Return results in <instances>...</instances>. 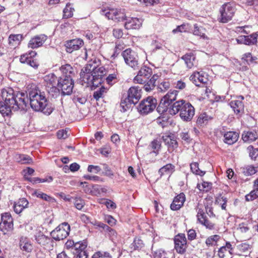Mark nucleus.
<instances>
[{
    "label": "nucleus",
    "mask_w": 258,
    "mask_h": 258,
    "mask_svg": "<svg viewBox=\"0 0 258 258\" xmlns=\"http://www.w3.org/2000/svg\"><path fill=\"white\" fill-rule=\"evenodd\" d=\"M99 59L94 58L89 61L83 72L81 73L82 81L87 84L88 86L92 87H98L102 81V77L106 74V71L104 67L100 66Z\"/></svg>",
    "instance_id": "f257e3e1"
},
{
    "label": "nucleus",
    "mask_w": 258,
    "mask_h": 258,
    "mask_svg": "<svg viewBox=\"0 0 258 258\" xmlns=\"http://www.w3.org/2000/svg\"><path fill=\"white\" fill-rule=\"evenodd\" d=\"M1 93L4 103L12 105L14 111L26 109L28 99L25 93L17 92L16 93L12 88L8 87L3 89Z\"/></svg>",
    "instance_id": "f03ea898"
},
{
    "label": "nucleus",
    "mask_w": 258,
    "mask_h": 258,
    "mask_svg": "<svg viewBox=\"0 0 258 258\" xmlns=\"http://www.w3.org/2000/svg\"><path fill=\"white\" fill-rule=\"evenodd\" d=\"M30 104L31 108L36 111H42L46 114L52 112L51 108H47V101L43 92L34 86L28 92Z\"/></svg>",
    "instance_id": "7ed1b4c3"
},
{
    "label": "nucleus",
    "mask_w": 258,
    "mask_h": 258,
    "mask_svg": "<svg viewBox=\"0 0 258 258\" xmlns=\"http://www.w3.org/2000/svg\"><path fill=\"white\" fill-rule=\"evenodd\" d=\"M236 9L234 4L226 3L223 4L219 9L220 22L226 23L231 21L233 17Z\"/></svg>",
    "instance_id": "20e7f679"
},
{
    "label": "nucleus",
    "mask_w": 258,
    "mask_h": 258,
    "mask_svg": "<svg viewBox=\"0 0 258 258\" xmlns=\"http://www.w3.org/2000/svg\"><path fill=\"white\" fill-rule=\"evenodd\" d=\"M74 85L73 79L59 77L57 80V89L61 91L63 95H69L73 92Z\"/></svg>",
    "instance_id": "39448f33"
},
{
    "label": "nucleus",
    "mask_w": 258,
    "mask_h": 258,
    "mask_svg": "<svg viewBox=\"0 0 258 258\" xmlns=\"http://www.w3.org/2000/svg\"><path fill=\"white\" fill-rule=\"evenodd\" d=\"M121 55L129 67L135 69L139 67V56L135 51L130 48L126 49L122 52Z\"/></svg>",
    "instance_id": "423d86ee"
},
{
    "label": "nucleus",
    "mask_w": 258,
    "mask_h": 258,
    "mask_svg": "<svg viewBox=\"0 0 258 258\" xmlns=\"http://www.w3.org/2000/svg\"><path fill=\"white\" fill-rule=\"evenodd\" d=\"M157 100L152 97H148L142 100L138 106V109L142 114H147L156 108Z\"/></svg>",
    "instance_id": "0eeeda50"
},
{
    "label": "nucleus",
    "mask_w": 258,
    "mask_h": 258,
    "mask_svg": "<svg viewBox=\"0 0 258 258\" xmlns=\"http://www.w3.org/2000/svg\"><path fill=\"white\" fill-rule=\"evenodd\" d=\"M70 231V226L67 223L59 225L51 232L52 237L55 240H60L66 238Z\"/></svg>",
    "instance_id": "6e6552de"
},
{
    "label": "nucleus",
    "mask_w": 258,
    "mask_h": 258,
    "mask_svg": "<svg viewBox=\"0 0 258 258\" xmlns=\"http://www.w3.org/2000/svg\"><path fill=\"white\" fill-rule=\"evenodd\" d=\"M101 14L104 15L109 19L117 22L122 21L125 19V15L124 11L121 10L109 9L108 10H102Z\"/></svg>",
    "instance_id": "1a4fd4ad"
},
{
    "label": "nucleus",
    "mask_w": 258,
    "mask_h": 258,
    "mask_svg": "<svg viewBox=\"0 0 258 258\" xmlns=\"http://www.w3.org/2000/svg\"><path fill=\"white\" fill-rule=\"evenodd\" d=\"M152 74V70L151 68L147 67H143L141 68L138 75L134 78V82L141 84L146 83Z\"/></svg>",
    "instance_id": "9d476101"
},
{
    "label": "nucleus",
    "mask_w": 258,
    "mask_h": 258,
    "mask_svg": "<svg viewBox=\"0 0 258 258\" xmlns=\"http://www.w3.org/2000/svg\"><path fill=\"white\" fill-rule=\"evenodd\" d=\"M2 222L0 223V228L4 231L5 234L9 231H11L13 229V219L8 213H6L2 215Z\"/></svg>",
    "instance_id": "9b49d317"
},
{
    "label": "nucleus",
    "mask_w": 258,
    "mask_h": 258,
    "mask_svg": "<svg viewBox=\"0 0 258 258\" xmlns=\"http://www.w3.org/2000/svg\"><path fill=\"white\" fill-rule=\"evenodd\" d=\"M175 249L180 254H183L187 248L186 238L184 234H179L174 238Z\"/></svg>",
    "instance_id": "f8f14e48"
},
{
    "label": "nucleus",
    "mask_w": 258,
    "mask_h": 258,
    "mask_svg": "<svg viewBox=\"0 0 258 258\" xmlns=\"http://www.w3.org/2000/svg\"><path fill=\"white\" fill-rule=\"evenodd\" d=\"M190 80L197 86L206 84L208 81V75L204 72H194L190 77Z\"/></svg>",
    "instance_id": "ddd939ff"
},
{
    "label": "nucleus",
    "mask_w": 258,
    "mask_h": 258,
    "mask_svg": "<svg viewBox=\"0 0 258 258\" xmlns=\"http://www.w3.org/2000/svg\"><path fill=\"white\" fill-rule=\"evenodd\" d=\"M58 80V79L53 73L49 74L44 77V81L48 92L57 89Z\"/></svg>",
    "instance_id": "4468645a"
},
{
    "label": "nucleus",
    "mask_w": 258,
    "mask_h": 258,
    "mask_svg": "<svg viewBox=\"0 0 258 258\" xmlns=\"http://www.w3.org/2000/svg\"><path fill=\"white\" fill-rule=\"evenodd\" d=\"M84 45V41L80 38L70 40L66 42L65 46L66 51L68 53H72L80 49Z\"/></svg>",
    "instance_id": "2eb2a0df"
},
{
    "label": "nucleus",
    "mask_w": 258,
    "mask_h": 258,
    "mask_svg": "<svg viewBox=\"0 0 258 258\" xmlns=\"http://www.w3.org/2000/svg\"><path fill=\"white\" fill-rule=\"evenodd\" d=\"M197 210V217L199 222L210 230L214 229L215 225L207 219L204 210L199 206Z\"/></svg>",
    "instance_id": "dca6fc26"
},
{
    "label": "nucleus",
    "mask_w": 258,
    "mask_h": 258,
    "mask_svg": "<svg viewBox=\"0 0 258 258\" xmlns=\"http://www.w3.org/2000/svg\"><path fill=\"white\" fill-rule=\"evenodd\" d=\"M195 115V108L189 103L184 106L182 112H180V118L184 121H188L191 120Z\"/></svg>",
    "instance_id": "f3484780"
},
{
    "label": "nucleus",
    "mask_w": 258,
    "mask_h": 258,
    "mask_svg": "<svg viewBox=\"0 0 258 258\" xmlns=\"http://www.w3.org/2000/svg\"><path fill=\"white\" fill-rule=\"evenodd\" d=\"M47 39V36L44 34L36 35L31 38L28 44V47L32 49L41 46Z\"/></svg>",
    "instance_id": "a211bd4d"
},
{
    "label": "nucleus",
    "mask_w": 258,
    "mask_h": 258,
    "mask_svg": "<svg viewBox=\"0 0 258 258\" xmlns=\"http://www.w3.org/2000/svg\"><path fill=\"white\" fill-rule=\"evenodd\" d=\"M243 100V96H239L229 103L230 106L233 109L235 113L238 114L243 112L244 103L242 101Z\"/></svg>",
    "instance_id": "6ab92c4d"
},
{
    "label": "nucleus",
    "mask_w": 258,
    "mask_h": 258,
    "mask_svg": "<svg viewBox=\"0 0 258 258\" xmlns=\"http://www.w3.org/2000/svg\"><path fill=\"white\" fill-rule=\"evenodd\" d=\"M19 246L20 249L26 253L31 252L33 250V245L30 239L22 236L19 239Z\"/></svg>",
    "instance_id": "aec40b11"
},
{
    "label": "nucleus",
    "mask_w": 258,
    "mask_h": 258,
    "mask_svg": "<svg viewBox=\"0 0 258 258\" xmlns=\"http://www.w3.org/2000/svg\"><path fill=\"white\" fill-rule=\"evenodd\" d=\"M257 36L258 34L256 33H253L248 36H240L237 38L236 41L239 44L253 45L256 42Z\"/></svg>",
    "instance_id": "412c9836"
},
{
    "label": "nucleus",
    "mask_w": 258,
    "mask_h": 258,
    "mask_svg": "<svg viewBox=\"0 0 258 258\" xmlns=\"http://www.w3.org/2000/svg\"><path fill=\"white\" fill-rule=\"evenodd\" d=\"M250 245L246 243H242L236 245L233 248V254L238 255L246 256L250 252Z\"/></svg>",
    "instance_id": "4be33fe9"
},
{
    "label": "nucleus",
    "mask_w": 258,
    "mask_h": 258,
    "mask_svg": "<svg viewBox=\"0 0 258 258\" xmlns=\"http://www.w3.org/2000/svg\"><path fill=\"white\" fill-rule=\"evenodd\" d=\"M143 21L137 18H130L126 19L124 27L126 29H137L142 26Z\"/></svg>",
    "instance_id": "5701e85b"
},
{
    "label": "nucleus",
    "mask_w": 258,
    "mask_h": 258,
    "mask_svg": "<svg viewBox=\"0 0 258 258\" xmlns=\"http://www.w3.org/2000/svg\"><path fill=\"white\" fill-rule=\"evenodd\" d=\"M185 201V196L183 193H180L174 198L170 205L171 209L176 211L181 208Z\"/></svg>",
    "instance_id": "b1692460"
},
{
    "label": "nucleus",
    "mask_w": 258,
    "mask_h": 258,
    "mask_svg": "<svg viewBox=\"0 0 258 258\" xmlns=\"http://www.w3.org/2000/svg\"><path fill=\"white\" fill-rule=\"evenodd\" d=\"M242 139L245 143H252L258 139V133L254 130L244 131L242 134Z\"/></svg>",
    "instance_id": "393cba45"
},
{
    "label": "nucleus",
    "mask_w": 258,
    "mask_h": 258,
    "mask_svg": "<svg viewBox=\"0 0 258 258\" xmlns=\"http://www.w3.org/2000/svg\"><path fill=\"white\" fill-rule=\"evenodd\" d=\"M60 70L61 72V76L60 77L73 79L75 76V70L73 67L69 64L62 65Z\"/></svg>",
    "instance_id": "a878e982"
},
{
    "label": "nucleus",
    "mask_w": 258,
    "mask_h": 258,
    "mask_svg": "<svg viewBox=\"0 0 258 258\" xmlns=\"http://www.w3.org/2000/svg\"><path fill=\"white\" fill-rule=\"evenodd\" d=\"M126 96L136 104L141 97V90L138 87H131L128 90Z\"/></svg>",
    "instance_id": "bb28decb"
},
{
    "label": "nucleus",
    "mask_w": 258,
    "mask_h": 258,
    "mask_svg": "<svg viewBox=\"0 0 258 258\" xmlns=\"http://www.w3.org/2000/svg\"><path fill=\"white\" fill-rule=\"evenodd\" d=\"M29 202L25 198H22L16 202L13 206L15 212L18 214H20L23 210L28 207Z\"/></svg>",
    "instance_id": "cd10ccee"
},
{
    "label": "nucleus",
    "mask_w": 258,
    "mask_h": 258,
    "mask_svg": "<svg viewBox=\"0 0 258 258\" xmlns=\"http://www.w3.org/2000/svg\"><path fill=\"white\" fill-rule=\"evenodd\" d=\"M228 254H233V248L229 242H226L225 246H223L219 249L218 255L220 258H224Z\"/></svg>",
    "instance_id": "c85d7f7f"
},
{
    "label": "nucleus",
    "mask_w": 258,
    "mask_h": 258,
    "mask_svg": "<svg viewBox=\"0 0 258 258\" xmlns=\"http://www.w3.org/2000/svg\"><path fill=\"white\" fill-rule=\"evenodd\" d=\"M20 61L21 63H27L34 69H37L39 66L38 62L33 58L29 57V54L27 53L24 54L20 56Z\"/></svg>",
    "instance_id": "c756f323"
},
{
    "label": "nucleus",
    "mask_w": 258,
    "mask_h": 258,
    "mask_svg": "<svg viewBox=\"0 0 258 258\" xmlns=\"http://www.w3.org/2000/svg\"><path fill=\"white\" fill-rule=\"evenodd\" d=\"M23 39L22 34H11L9 37V44L10 46L15 48L20 45Z\"/></svg>",
    "instance_id": "7c9ffc66"
},
{
    "label": "nucleus",
    "mask_w": 258,
    "mask_h": 258,
    "mask_svg": "<svg viewBox=\"0 0 258 258\" xmlns=\"http://www.w3.org/2000/svg\"><path fill=\"white\" fill-rule=\"evenodd\" d=\"M224 142L229 145H232L235 143L238 139L239 135L234 132H227L224 135Z\"/></svg>",
    "instance_id": "2f4dec72"
},
{
    "label": "nucleus",
    "mask_w": 258,
    "mask_h": 258,
    "mask_svg": "<svg viewBox=\"0 0 258 258\" xmlns=\"http://www.w3.org/2000/svg\"><path fill=\"white\" fill-rule=\"evenodd\" d=\"M133 100H131L126 95L123 96L120 101L121 111L125 112L130 109L133 105L135 104Z\"/></svg>",
    "instance_id": "473e14b6"
},
{
    "label": "nucleus",
    "mask_w": 258,
    "mask_h": 258,
    "mask_svg": "<svg viewBox=\"0 0 258 258\" xmlns=\"http://www.w3.org/2000/svg\"><path fill=\"white\" fill-rule=\"evenodd\" d=\"M181 58L184 60L186 67L189 68H192L196 64V56L192 53H186Z\"/></svg>",
    "instance_id": "72a5a7b5"
},
{
    "label": "nucleus",
    "mask_w": 258,
    "mask_h": 258,
    "mask_svg": "<svg viewBox=\"0 0 258 258\" xmlns=\"http://www.w3.org/2000/svg\"><path fill=\"white\" fill-rule=\"evenodd\" d=\"M177 91L173 90L168 92L162 99L161 100L165 103L167 105H170L172 101L175 100Z\"/></svg>",
    "instance_id": "f704fd0d"
},
{
    "label": "nucleus",
    "mask_w": 258,
    "mask_h": 258,
    "mask_svg": "<svg viewBox=\"0 0 258 258\" xmlns=\"http://www.w3.org/2000/svg\"><path fill=\"white\" fill-rule=\"evenodd\" d=\"M162 139L165 144L169 147L174 148L177 147V142L173 135L165 134L162 136Z\"/></svg>",
    "instance_id": "c9c22d12"
},
{
    "label": "nucleus",
    "mask_w": 258,
    "mask_h": 258,
    "mask_svg": "<svg viewBox=\"0 0 258 258\" xmlns=\"http://www.w3.org/2000/svg\"><path fill=\"white\" fill-rule=\"evenodd\" d=\"M158 78V75H154L149 80H148L144 86L145 90L147 92H150L153 90L155 87V83Z\"/></svg>",
    "instance_id": "e433bc0d"
},
{
    "label": "nucleus",
    "mask_w": 258,
    "mask_h": 258,
    "mask_svg": "<svg viewBox=\"0 0 258 258\" xmlns=\"http://www.w3.org/2000/svg\"><path fill=\"white\" fill-rule=\"evenodd\" d=\"M15 160L21 164H30L32 162L31 158L27 155L16 154L14 156Z\"/></svg>",
    "instance_id": "4c0bfd02"
},
{
    "label": "nucleus",
    "mask_w": 258,
    "mask_h": 258,
    "mask_svg": "<svg viewBox=\"0 0 258 258\" xmlns=\"http://www.w3.org/2000/svg\"><path fill=\"white\" fill-rule=\"evenodd\" d=\"M184 103V100H181L179 101H176L171 106V107L169 109V112L170 114L175 115L179 112L180 107Z\"/></svg>",
    "instance_id": "58836bf2"
},
{
    "label": "nucleus",
    "mask_w": 258,
    "mask_h": 258,
    "mask_svg": "<svg viewBox=\"0 0 258 258\" xmlns=\"http://www.w3.org/2000/svg\"><path fill=\"white\" fill-rule=\"evenodd\" d=\"M221 237L218 235H214L209 237L206 240V244L208 246H213L218 245V241Z\"/></svg>",
    "instance_id": "ea45409f"
},
{
    "label": "nucleus",
    "mask_w": 258,
    "mask_h": 258,
    "mask_svg": "<svg viewBox=\"0 0 258 258\" xmlns=\"http://www.w3.org/2000/svg\"><path fill=\"white\" fill-rule=\"evenodd\" d=\"M34 195L37 198L41 199L45 201L53 203L55 202V199L44 194L41 191H35L34 192Z\"/></svg>",
    "instance_id": "a19ab883"
},
{
    "label": "nucleus",
    "mask_w": 258,
    "mask_h": 258,
    "mask_svg": "<svg viewBox=\"0 0 258 258\" xmlns=\"http://www.w3.org/2000/svg\"><path fill=\"white\" fill-rule=\"evenodd\" d=\"M144 247V243L140 238L136 237L133 242L131 244V248L134 250H141Z\"/></svg>",
    "instance_id": "79ce46f5"
},
{
    "label": "nucleus",
    "mask_w": 258,
    "mask_h": 258,
    "mask_svg": "<svg viewBox=\"0 0 258 258\" xmlns=\"http://www.w3.org/2000/svg\"><path fill=\"white\" fill-rule=\"evenodd\" d=\"M12 110H14V107H13L12 105L10 106L6 104L5 103H4V105L0 107V113L3 115V116H8L10 115L12 113Z\"/></svg>",
    "instance_id": "37998d69"
},
{
    "label": "nucleus",
    "mask_w": 258,
    "mask_h": 258,
    "mask_svg": "<svg viewBox=\"0 0 258 258\" xmlns=\"http://www.w3.org/2000/svg\"><path fill=\"white\" fill-rule=\"evenodd\" d=\"M174 166L171 164H167L161 168L159 170V173L162 176L164 174H170L174 171Z\"/></svg>",
    "instance_id": "c03bdc74"
},
{
    "label": "nucleus",
    "mask_w": 258,
    "mask_h": 258,
    "mask_svg": "<svg viewBox=\"0 0 258 258\" xmlns=\"http://www.w3.org/2000/svg\"><path fill=\"white\" fill-rule=\"evenodd\" d=\"M205 31V29L202 27H199L197 24L194 25V29L193 30V34L194 35L205 38L206 36Z\"/></svg>",
    "instance_id": "a18cd8bd"
},
{
    "label": "nucleus",
    "mask_w": 258,
    "mask_h": 258,
    "mask_svg": "<svg viewBox=\"0 0 258 258\" xmlns=\"http://www.w3.org/2000/svg\"><path fill=\"white\" fill-rule=\"evenodd\" d=\"M79 247H80V246L77 245V246L75 247L74 250H73V254L74 255L75 258H87L88 255L86 250L80 251L79 252L78 251H77V249Z\"/></svg>",
    "instance_id": "49530a36"
},
{
    "label": "nucleus",
    "mask_w": 258,
    "mask_h": 258,
    "mask_svg": "<svg viewBox=\"0 0 258 258\" xmlns=\"http://www.w3.org/2000/svg\"><path fill=\"white\" fill-rule=\"evenodd\" d=\"M107 89L104 87L102 86L98 90L94 92L93 97L98 100L100 98H102L105 93L107 92Z\"/></svg>",
    "instance_id": "de8ad7c7"
},
{
    "label": "nucleus",
    "mask_w": 258,
    "mask_h": 258,
    "mask_svg": "<svg viewBox=\"0 0 258 258\" xmlns=\"http://www.w3.org/2000/svg\"><path fill=\"white\" fill-rule=\"evenodd\" d=\"M190 170L193 173L200 176H203L205 173V172L200 170L199 168V164L197 162L190 164Z\"/></svg>",
    "instance_id": "09e8293b"
},
{
    "label": "nucleus",
    "mask_w": 258,
    "mask_h": 258,
    "mask_svg": "<svg viewBox=\"0 0 258 258\" xmlns=\"http://www.w3.org/2000/svg\"><path fill=\"white\" fill-rule=\"evenodd\" d=\"M216 202L221 206L223 210L226 209L227 202V199L226 197L220 195L216 198Z\"/></svg>",
    "instance_id": "8fccbe9b"
},
{
    "label": "nucleus",
    "mask_w": 258,
    "mask_h": 258,
    "mask_svg": "<svg viewBox=\"0 0 258 258\" xmlns=\"http://www.w3.org/2000/svg\"><path fill=\"white\" fill-rule=\"evenodd\" d=\"M197 187L201 191L207 192L211 189L212 187V183L204 181L202 183L198 184Z\"/></svg>",
    "instance_id": "3c124183"
},
{
    "label": "nucleus",
    "mask_w": 258,
    "mask_h": 258,
    "mask_svg": "<svg viewBox=\"0 0 258 258\" xmlns=\"http://www.w3.org/2000/svg\"><path fill=\"white\" fill-rule=\"evenodd\" d=\"M74 9L72 8L70 4H67L66 8L63 10V18H71L73 15Z\"/></svg>",
    "instance_id": "603ef678"
},
{
    "label": "nucleus",
    "mask_w": 258,
    "mask_h": 258,
    "mask_svg": "<svg viewBox=\"0 0 258 258\" xmlns=\"http://www.w3.org/2000/svg\"><path fill=\"white\" fill-rule=\"evenodd\" d=\"M35 240L38 243L41 245H44L47 241V237L42 233L39 232L35 235Z\"/></svg>",
    "instance_id": "864d4df0"
},
{
    "label": "nucleus",
    "mask_w": 258,
    "mask_h": 258,
    "mask_svg": "<svg viewBox=\"0 0 258 258\" xmlns=\"http://www.w3.org/2000/svg\"><path fill=\"white\" fill-rule=\"evenodd\" d=\"M249 157L253 160H258V149H254L253 146H249L247 148Z\"/></svg>",
    "instance_id": "5fc2aeb1"
},
{
    "label": "nucleus",
    "mask_w": 258,
    "mask_h": 258,
    "mask_svg": "<svg viewBox=\"0 0 258 258\" xmlns=\"http://www.w3.org/2000/svg\"><path fill=\"white\" fill-rule=\"evenodd\" d=\"M258 198V188L255 187L249 194L245 196V199L247 201H251Z\"/></svg>",
    "instance_id": "6e6d98bb"
},
{
    "label": "nucleus",
    "mask_w": 258,
    "mask_h": 258,
    "mask_svg": "<svg viewBox=\"0 0 258 258\" xmlns=\"http://www.w3.org/2000/svg\"><path fill=\"white\" fill-rule=\"evenodd\" d=\"M170 87V83L169 81H163L158 86V90L160 92H165Z\"/></svg>",
    "instance_id": "4d7b16f0"
},
{
    "label": "nucleus",
    "mask_w": 258,
    "mask_h": 258,
    "mask_svg": "<svg viewBox=\"0 0 258 258\" xmlns=\"http://www.w3.org/2000/svg\"><path fill=\"white\" fill-rule=\"evenodd\" d=\"M151 148L154 150L153 152L157 154L161 147V143L157 140H154L150 145Z\"/></svg>",
    "instance_id": "13d9d810"
},
{
    "label": "nucleus",
    "mask_w": 258,
    "mask_h": 258,
    "mask_svg": "<svg viewBox=\"0 0 258 258\" xmlns=\"http://www.w3.org/2000/svg\"><path fill=\"white\" fill-rule=\"evenodd\" d=\"M93 190L96 194L101 195L103 193H106L107 189L105 187H103L99 185H94L92 187Z\"/></svg>",
    "instance_id": "bf43d9fd"
},
{
    "label": "nucleus",
    "mask_w": 258,
    "mask_h": 258,
    "mask_svg": "<svg viewBox=\"0 0 258 258\" xmlns=\"http://www.w3.org/2000/svg\"><path fill=\"white\" fill-rule=\"evenodd\" d=\"M208 119L209 117L206 113H202L198 118L197 122L198 124L202 125L207 122Z\"/></svg>",
    "instance_id": "052dcab7"
},
{
    "label": "nucleus",
    "mask_w": 258,
    "mask_h": 258,
    "mask_svg": "<svg viewBox=\"0 0 258 258\" xmlns=\"http://www.w3.org/2000/svg\"><path fill=\"white\" fill-rule=\"evenodd\" d=\"M168 107L169 105H167L161 100L157 108V110L160 114H163L167 110Z\"/></svg>",
    "instance_id": "680f3d73"
},
{
    "label": "nucleus",
    "mask_w": 258,
    "mask_h": 258,
    "mask_svg": "<svg viewBox=\"0 0 258 258\" xmlns=\"http://www.w3.org/2000/svg\"><path fill=\"white\" fill-rule=\"evenodd\" d=\"M75 200L74 205L78 210H81L85 205V202L83 199L80 198L76 197L74 199Z\"/></svg>",
    "instance_id": "e2e57ef3"
},
{
    "label": "nucleus",
    "mask_w": 258,
    "mask_h": 258,
    "mask_svg": "<svg viewBox=\"0 0 258 258\" xmlns=\"http://www.w3.org/2000/svg\"><path fill=\"white\" fill-rule=\"evenodd\" d=\"M70 135L69 130H59L57 133V138L59 139H65L67 138Z\"/></svg>",
    "instance_id": "0e129e2a"
},
{
    "label": "nucleus",
    "mask_w": 258,
    "mask_h": 258,
    "mask_svg": "<svg viewBox=\"0 0 258 258\" xmlns=\"http://www.w3.org/2000/svg\"><path fill=\"white\" fill-rule=\"evenodd\" d=\"M92 258H112V257L107 252L98 251L95 253Z\"/></svg>",
    "instance_id": "69168bd1"
},
{
    "label": "nucleus",
    "mask_w": 258,
    "mask_h": 258,
    "mask_svg": "<svg viewBox=\"0 0 258 258\" xmlns=\"http://www.w3.org/2000/svg\"><path fill=\"white\" fill-rule=\"evenodd\" d=\"M92 223L96 227V228H99L100 230L102 229L104 232L106 230L108 229V226L101 222L95 221L94 223Z\"/></svg>",
    "instance_id": "338daca9"
},
{
    "label": "nucleus",
    "mask_w": 258,
    "mask_h": 258,
    "mask_svg": "<svg viewBox=\"0 0 258 258\" xmlns=\"http://www.w3.org/2000/svg\"><path fill=\"white\" fill-rule=\"evenodd\" d=\"M166 253L162 249H158L154 252L155 258H168L166 256Z\"/></svg>",
    "instance_id": "774afa93"
}]
</instances>
